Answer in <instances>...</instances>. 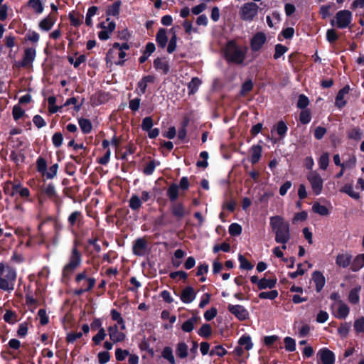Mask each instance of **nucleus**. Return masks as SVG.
<instances>
[{
  "mask_svg": "<svg viewBox=\"0 0 364 364\" xmlns=\"http://www.w3.org/2000/svg\"><path fill=\"white\" fill-rule=\"evenodd\" d=\"M309 105V98L304 94H301L299 96V99L296 103V106L299 109H306V108Z\"/></svg>",
  "mask_w": 364,
  "mask_h": 364,
  "instance_id": "obj_50",
  "label": "nucleus"
},
{
  "mask_svg": "<svg viewBox=\"0 0 364 364\" xmlns=\"http://www.w3.org/2000/svg\"><path fill=\"white\" fill-rule=\"evenodd\" d=\"M36 55V48H27L24 50L23 59L21 61H16L14 65L18 68H26L31 65Z\"/></svg>",
  "mask_w": 364,
  "mask_h": 364,
  "instance_id": "obj_7",
  "label": "nucleus"
},
{
  "mask_svg": "<svg viewBox=\"0 0 364 364\" xmlns=\"http://www.w3.org/2000/svg\"><path fill=\"white\" fill-rule=\"evenodd\" d=\"M288 50V48L282 44H277L275 46V52L274 54V58L275 60L279 59L281 56H282Z\"/></svg>",
  "mask_w": 364,
  "mask_h": 364,
  "instance_id": "obj_53",
  "label": "nucleus"
},
{
  "mask_svg": "<svg viewBox=\"0 0 364 364\" xmlns=\"http://www.w3.org/2000/svg\"><path fill=\"white\" fill-rule=\"evenodd\" d=\"M275 241L277 243L287 244L290 240L289 229H274Z\"/></svg>",
  "mask_w": 364,
  "mask_h": 364,
  "instance_id": "obj_12",
  "label": "nucleus"
},
{
  "mask_svg": "<svg viewBox=\"0 0 364 364\" xmlns=\"http://www.w3.org/2000/svg\"><path fill=\"white\" fill-rule=\"evenodd\" d=\"M154 125L153 119L151 117H146L143 119L141 123V129L143 131L148 132Z\"/></svg>",
  "mask_w": 364,
  "mask_h": 364,
  "instance_id": "obj_59",
  "label": "nucleus"
},
{
  "mask_svg": "<svg viewBox=\"0 0 364 364\" xmlns=\"http://www.w3.org/2000/svg\"><path fill=\"white\" fill-rule=\"evenodd\" d=\"M228 309L231 314L235 315L240 321H244L248 318L249 314L242 306L230 304Z\"/></svg>",
  "mask_w": 364,
  "mask_h": 364,
  "instance_id": "obj_10",
  "label": "nucleus"
},
{
  "mask_svg": "<svg viewBox=\"0 0 364 364\" xmlns=\"http://www.w3.org/2000/svg\"><path fill=\"white\" fill-rule=\"evenodd\" d=\"M43 193L56 205L61 203L60 197L56 193L55 186L53 183H48L43 189Z\"/></svg>",
  "mask_w": 364,
  "mask_h": 364,
  "instance_id": "obj_11",
  "label": "nucleus"
},
{
  "mask_svg": "<svg viewBox=\"0 0 364 364\" xmlns=\"http://www.w3.org/2000/svg\"><path fill=\"white\" fill-rule=\"evenodd\" d=\"M63 141V134L60 132H55L52 136V142L55 147H60Z\"/></svg>",
  "mask_w": 364,
  "mask_h": 364,
  "instance_id": "obj_62",
  "label": "nucleus"
},
{
  "mask_svg": "<svg viewBox=\"0 0 364 364\" xmlns=\"http://www.w3.org/2000/svg\"><path fill=\"white\" fill-rule=\"evenodd\" d=\"M278 296V291L277 290H272L270 291H262L259 294V297L262 299H270L273 300Z\"/></svg>",
  "mask_w": 364,
  "mask_h": 364,
  "instance_id": "obj_58",
  "label": "nucleus"
},
{
  "mask_svg": "<svg viewBox=\"0 0 364 364\" xmlns=\"http://www.w3.org/2000/svg\"><path fill=\"white\" fill-rule=\"evenodd\" d=\"M350 91L349 85L344 86L337 93L335 99V105L338 109H342L346 105V101L344 100L345 95L348 94Z\"/></svg>",
  "mask_w": 364,
  "mask_h": 364,
  "instance_id": "obj_13",
  "label": "nucleus"
},
{
  "mask_svg": "<svg viewBox=\"0 0 364 364\" xmlns=\"http://www.w3.org/2000/svg\"><path fill=\"white\" fill-rule=\"evenodd\" d=\"M338 38V35L335 29L331 28L327 30L326 39L330 43H335Z\"/></svg>",
  "mask_w": 364,
  "mask_h": 364,
  "instance_id": "obj_57",
  "label": "nucleus"
},
{
  "mask_svg": "<svg viewBox=\"0 0 364 364\" xmlns=\"http://www.w3.org/2000/svg\"><path fill=\"white\" fill-rule=\"evenodd\" d=\"M267 42V36L264 32H257L250 39V48L252 52L259 51Z\"/></svg>",
  "mask_w": 364,
  "mask_h": 364,
  "instance_id": "obj_8",
  "label": "nucleus"
},
{
  "mask_svg": "<svg viewBox=\"0 0 364 364\" xmlns=\"http://www.w3.org/2000/svg\"><path fill=\"white\" fill-rule=\"evenodd\" d=\"M307 180L311 184L313 193L316 196L321 194L323 186V180L321 175L316 171H311L307 175Z\"/></svg>",
  "mask_w": 364,
  "mask_h": 364,
  "instance_id": "obj_5",
  "label": "nucleus"
},
{
  "mask_svg": "<svg viewBox=\"0 0 364 364\" xmlns=\"http://www.w3.org/2000/svg\"><path fill=\"white\" fill-rule=\"evenodd\" d=\"M58 168H59L58 164H55L52 165L49 168L48 171L46 170V172L45 173L44 176H46L47 179L53 178L57 174Z\"/></svg>",
  "mask_w": 364,
  "mask_h": 364,
  "instance_id": "obj_60",
  "label": "nucleus"
},
{
  "mask_svg": "<svg viewBox=\"0 0 364 364\" xmlns=\"http://www.w3.org/2000/svg\"><path fill=\"white\" fill-rule=\"evenodd\" d=\"M83 215L80 211L75 210L68 217V223L70 226L77 225L78 228L83 225Z\"/></svg>",
  "mask_w": 364,
  "mask_h": 364,
  "instance_id": "obj_17",
  "label": "nucleus"
},
{
  "mask_svg": "<svg viewBox=\"0 0 364 364\" xmlns=\"http://www.w3.org/2000/svg\"><path fill=\"white\" fill-rule=\"evenodd\" d=\"M247 51V46H244L241 47L235 41H230L226 45L225 58L228 63L242 65L244 63Z\"/></svg>",
  "mask_w": 364,
  "mask_h": 364,
  "instance_id": "obj_1",
  "label": "nucleus"
},
{
  "mask_svg": "<svg viewBox=\"0 0 364 364\" xmlns=\"http://www.w3.org/2000/svg\"><path fill=\"white\" fill-rule=\"evenodd\" d=\"M341 192L348 194L353 199H358L360 198L359 193L355 192L353 188L350 184H346L341 188Z\"/></svg>",
  "mask_w": 364,
  "mask_h": 364,
  "instance_id": "obj_36",
  "label": "nucleus"
},
{
  "mask_svg": "<svg viewBox=\"0 0 364 364\" xmlns=\"http://www.w3.org/2000/svg\"><path fill=\"white\" fill-rule=\"evenodd\" d=\"M284 343L285 345V349L287 351L293 352L296 350V343L295 340L291 337H286L284 339Z\"/></svg>",
  "mask_w": 364,
  "mask_h": 364,
  "instance_id": "obj_55",
  "label": "nucleus"
},
{
  "mask_svg": "<svg viewBox=\"0 0 364 364\" xmlns=\"http://www.w3.org/2000/svg\"><path fill=\"white\" fill-rule=\"evenodd\" d=\"M364 266V254L358 255L353 260L350 269L353 272H358Z\"/></svg>",
  "mask_w": 364,
  "mask_h": 364,
  "instance_id": "obj_31",
  "label": "nucleus"
},
{
  "mask_svg": "<svg viewBox=\"0 0 364 364\" xmlns=\"http://www.w3.org/2000/svg\"><path fill=\"white\" fill-rule=\"evenodd\" d=\"M68 18L70 22V25L74 27H79L83 23V15L80 14L79 12H75L73 11L69 13Z\"/></svg>",
  "mask_w": 364,
  "mask_h": 364,
  "instance_id": "obj_23",
  "label": "nucleus"
},
{
  "mask_svg": "<svg viewBox=\"0 0 364 364\" xmlns=\"http://www.w3.org/2000/svg\"><path fill=\"white\" fill-rule=\"evenodd\" d=\"M154 68L156 70H161L163 74L166 75L170 71V65L168 61L163 60L161 58L158 57L154 60Z\"/></svg>",
  "mask_w": 364,
  "mask_h": 364,
  "instance_id": "obj_19",
  "label": "nucleus"
},
{
  "mask_svg": "<svg viewBox=\"0 0 364 364\" xmlns=\"http://www.w3.org/2000/svg\"><path fill=\"white\" fill-rule=\"evenodd\" d=\"M43 225L52 226L53 228H60L58 220L53 217H48L40 223L38 228H41Z\"/></svg>",
  "mask_w": 364,
  "mask_h": 364,
  "instance_id": "obj_48",
  "label": "nucleus"
},
{
  "mask_svg": "<svg viewBox=\"0 0 364 364\" xmlns=\"http://www.w3.org/2000/svg\"><path fill=\"white\" fill-rule=\"evenodd\" d=\"M16 277L15 270L0 263V289L11 291L14 289V282Z\"/></svg>",
  "mask_w": 364,
  "mask_h": 364,
  "instance_id": "obj_2",
  "label": "nucleus"
},
{
  "mask_svg": "<svg viewBox=\"0 0 364 364\" xmlns=\"http://www.w3.org/2000/svg\"><path fill=\"white\" fill-rule=\"evenodd\" d=\"M329 164V154L328 152L323 153L318 159L319 168L326 170Z\"/></svg>",
  "mask_w": 364,
  "mask_h": 364,
  "instance_id": "obj_43",
  "label": "nucleus"
},
{
  "mask_svg": "<svg viewBox=\"0 0 364 364\" xmlns=\"http://www.w3.org/2000/svg\"><path fill=\"white\" fill-rule=\"evenodd\" d=\"M109 335L110 339L114 342H121L125 339V334L122 332H119L117 325H114L108 328Z\"/></svg>",
  "mask_w": 364,
  "mask_h": 364,
  "instance_id": "obj_15",
  "label": "nucleus"
},
{
  "mask_svg": "<svg viewBox=\"0 0 364 364\" xmlns=\"http://www.w3.org/2000/svg\"><path fill=\"white\" fill-rule=\"evenodd\" d=\"M20 188V185L12 184L11 182H8L4 186V193L10 196H14L17 193L18 190Z\"/></svg>",
  "mask_w": 364,
  "mask_h": 364,
  "instance_id": "obj_34",
  "label": "nucleus"
},
{
  "mask_svg": "<svg viewBox=\"0 0 364 364\" xmlns=\"http://www.w3.org/2000/svg\"><path fill=\"white\" fill-rule=\"evenodd\" d=\"M259 6L256 3L247 2L242 6L240 10V17L245 21H251L257 15Z\"/></svg>",
  "mask_w": 364,
  "mask_h": 364,
  "instance_id": "obj_4",
  "label": "nucleus"
},
{
  "mask_svg": "<svg viewBox=\"0 0 364 364\" xmlns=\"http://www.w3.org/2000/svg\"><path fill=\"white\" fill-rule=\"evenodd\" d=\"M78 124L83 134H86L91 132L92 124L90 119L81 117L78 119Z\"/></svg>",
  "mask_w": 364,
  "mask_h": 364,
  "instance_id": "obj_28",
  "label": "nucleus"
},
{
  "mask_svg": "<svg viewBox=\"0 0 364 364\" xmlns=\"http://www.w3.org/2000/svg\"><path fill=\"white\" fill-rule=\"evenodd\" d=\"M200 157L203 159V161H198L196 162V166L199 168H205L208 166V163L207 161L208 159V153L205 151H201L200 153Z\"/></svg>",
  "mask_w": 364,
  "mask_h": 364,
  "instance_id": "obj_54",
  "label": "nucleus"
},
{
  "mask_svg": "<svg viewBox=\"0 0 364 364\" xmlns=\"http://www.w3.org/2000/svg\"><path fill=\"white\" fill-rule=\"evenodd\" d=\"M322 364H333L335 362L334 353L328 348H323L318 353Z\"/></svg>",
  "mask_w": 364,
  "mask_h": 364,
  "instance_id": "obj_14",
  "label": "nucleus"
},
{
  "mask_svg": "<svg viewBox=\"0 0 364 364\" xmlns=\"http://www.w3.org/2000/svg\"><path fill=\"white\" fill-rule=\"evenodd\" d=\"M171 209L172 214L176 218H181L185 215V210L182 203H177L173 205Z\"/></svg>",
  "mask_w": 364,
  "mask_h": 364,
  "instance_id": "obj_39",
  "label": "nucleus"
},
{
  "mask_svg": "<svg viewBox=\"0 0 364 364\" xmlns=\"http://www.w3.org/2000/svg\"><path fill=\"white\" fill-rule=\"evenodd\" d=\"M253 86L254 84L252 80H247L246 81H245V82L242 83L241 86L240 94L242 95H245L247 93L250 92L253 89Z\"/></svg>",
  "mask_w": 364,
  "mask_h": 364,
  "instance_id": "obj_52",
  "label": "nucleus"
},
{
  "mask_svg": "<svg viewBox=\"0 0 364 364\" xmlns=\"http://www.w3.org/2000/svg\"><path fill=\"white\" fill-rule=\"evenodd\" d=\"M176 354L181 358H184L188 355V346L183 343H179L176 348Z\"/></svg>",
  "mask_w": 364,
  "mask_h": 364,
  "instance_id": "obj_44",
  "label": "nucleus"
},
{
  "mask_svg": "<svg viewBox=\"0 0 364 364\" xmlns=\"http://www.w3.org/2000/svg\"><path fill=\"white\" fill-rule=\"evenodd\" d=\"M202 81L197 77H194L191 79V80L188 83V95H194L198 90L200 85H201Z\"/></svg>",
  "mask_w": 364,
  "mask_h": 364,
  "instance_id": "obj_27",
  "label": "nucleus"
},
{
  "mask_svg": "<svg viewBox=\"0 0 364 364\" xmlns=\"http://www.w3.org/2000/svg\"><path fill=\"white\" fill-rule=\"evenodd\" d=\"M142 203L141 200L137 195L133 194L129 200V206L132 210H138L141 207Z\"/></svg>",
  "mask_w": 364,
  "mask_h": 364,
  "instance_id": "obj_33",
  "label": "nucleus"
},
{
  "mask_svg": "<svg viewBox=\"0 0 364 364\" xmlns=\"http://www.w3.org/2000/svg\"><path fill=\"white\" fill-rule=\"evenodd\" d=\"M250 152H251V156H250V162L253 165L257 164L262 157V146L259 144H255V145L252 146V147L250 148Z\"/></svg>",
  "mask_w": 364,
  "mask_h": 364,
  "instance_id": "obj_18",
  "label": "nucleus"
},
{
  "mask_svg": "<svg viewBox=\"0 0 364 364\" xmlns=\"http://www.w3.org/2000/svg\"><path fill=\"white\" fill-rule=\"evenodd\" d=\"M55 22V19L51 15H48L39 22L38 26L41 30L48 31L52 28Z\"/></svg>",
  "mask_w": 364,
  "mask_h": 364,
  "instance_id": "obj_25",
  "label": "nucleus"
},
{
  "mask_svg": "<svg viewBox=\"0 0 364 364\" xmlns=\"http://www.w3.org/2000/svg\"><path fill=\"white\" fill-rule=\"evenodd\" d=\"M360 289L361 287L358 285L350 290L348 295V301H350V303L353 304H356L359 302V292Z\"/></svg>",
  "mask_w": 364,
  "mask_h": 364,
  "instance_id": "obj_32",
  "label": "nucleus"
},
{
  "mask_svg": "<svg viewBox=\"0 0 364 364\" xmlns=\"http://www.w3.org/2000/svg\"><path fill=\"white\" fill-rule=\"evenodd\" d=\"M167 196L171 202H175L178 197V186L171 183L167 190Z\"/></svg>",
  "mask_w": 364,
  "mask_h": 364,
  "instance_id": "obj_30",
  "label": "nucleus"
},
{
  "mask_svg": "<svg viewBox=\"0 0 364 364\" xmlns=\"http://www.w3.org/2000/svg\"><path fill=\"white\" fill-rule=\"evenodd\" d=\"M362 134V131L359 127H355L348 132V137L358 141L361 139Z\"/></svg>",
  "mask_w": 364,
  "mask_h": 364,
  "instance_id": "obj_51",
  "label": "nucleus"
},
{
  "mask_svg": "<svg viewBox=\"0 0 364 364\" xmlns=\"http://www.w3.org/2000/svg\"><path fill=\"white\" fill-rule=\"evenodd\" d=\"M36 170L38 172L44 176L47 170V161L44 158L40 156L37 159Z\"/></svg>",
  "mask_w": 364,
  "mask_h": 364,
  "instance_id": "obj_41",
  "label": "nucleus"
},
{
  "mask_svg": "<svg viewBox=\"0 0 364 364\" xmlns=\"http://www.w3.org/2000/svg\"><path fill=\"white\" fill-rule=\"evenodd\" d=\"M240 346H243L245 349L247 350H250L253 344L251 341V338L250 336H242L238 341Z\"/></svg>",
  "mask_w": 364,
  "mask_h": 364,
  "instance_id": "obj_46",
  "label": "nucleus"
},
{
  "mask_svg": "<svg viewBox=\"0 0 364 364\" xmlns=\"http://www.w3.org/2000/svg\"><path fill=\"white\" fill-rule=\"evenodd\" d=\"M159 165L160 162L159 161L151 160L144 167L143 173L146 176L151 175L154 173L156 167Z\"/></svg>",
  "mask_w": 364,
  "mask_h": 364,
  "instance_id": "obj_35",
  "label": "nucleus"
},
{
  "mask_svg": "<svg viewBox=\"0 0 364 364\" xmlns=\"http://www.w3.org/2000/svg\"><path fill=\"white\" fill-rule=\"evenodd\" d=\"M353 15L348 10H341L335 15V19L331 21V25L338 28L343 29L349 26L352 21Z\"/></svg>",
  "mask_w": 364,
  "mask_h": 364,
  "instance_id": "obj_3",
  "label": "nucleus"
},
{
  "mask_svg": "<svg viewBox=\"0 0 364 364\" xmlns=\"http://www.w3.org/2000/svg\"><path fill=\"white\" fill-rule=\"evenodd\" d=\"M311 119V114L309 109H303L299 114V121L302 124H309Z\"/></svg>",
  "mask_w": 364,
  "mask_h": 364,
  "instance_id": "obj_45",
  "label": "nucleus"
},
{
  "mask_svg": "<svg viewBox=\"0 0 364 364\" xmlns=\"http://www.w3.org/2000/svg\"><path fill=\"white\" fill-rule=\"evenodd\" d=\"M162 356L164 358L168 360L170 363L175 364V358L173 355L172 348L169 346H166L162 351Z\"/></svg>",
  "mask_w": 364,
  "mask_h": 364,
  "instance_id": "obj_47",
  "label": "nucleus"
},
{
  "mask_svg": "<svg viewBox=\"0 0 364 364\" xmlns=\"http://www.w3.org/2000/svg\"><path fill=\"white\" fill-rule=\"evenodd\" d=\"M312 279L316 284L317 292H320L325 285V277L319 271H315L312 274Z\"/></svg>",
  "mask_w": 364,
  "mask_h": 364,
  "instance_id": "obj_22",
  "label": "nucleus"
},
{
  "mask_svg": "<svg viewBox=\"0 0 364 364\" xmlns=\"http://www.w3.org/2000/svg\"><path fill=\"white\" fill-rule=\"evenodd\" d=\"M147 249L148 245L146 237H139L134 241L132 247L134 255L144 256L146 255Z\"/></svg>",
  "mask_w": 364,
  "mask_h": 364,
  "instance_id": "obj_9",
  "label": "nucleus"
},
{
  "mask_svg": "<svg viewBox=\"0 0 364 364\" xmlns=\"http://www.w3.org/2000/svg\"><path fill=\"white\" fill-rule=\"evenodd\" d=\"M276 130L281 138H284L288 131V127L283 120H280L276 125Z\"/></svg>",
  "mask_w": 364,
  "mask_h": 364,
  "instance_id": "obj_42",
  "label": "nucleus"
},
{
  "mask_svg": "<svg viewBox=\"0 0 364 364\" xmlns=\"http://www.w3.org/2000/svg\"><path fill=\"white\" fill-rule=\"evenodd\" d=\"M9 157L11 161L16 164L19 161L23 162L25 160V156L23 153H16L15 151L11 152Z\"/></svg>",
  "mask_w": 364,
  "mask_h": 364,
  "instance_id": "obj_64",
  "label": "nucleus"
},
{
  "mask_svg": "<svg viewBox=\"0 0 364 364\" xmlns=\"http://www.w3.org/2000/svg\"><path fill=\"white\" fill-rule=\"evenodd\" d=\"M16 314L11 310H7L4 315V319L6 322L14 323L16 321Z\"/></svg>",
  "mask_w": 364,
  "mask_h": 364,
  "instance_id": "obj_63",
  "label": "nucleus"
},
{
  "mask_svg": "<svg viewBox=\"0 0 364 364\" xmlns=\"http://www.w3.org/2000/svg\"><path fill=\"white\" fill-rule=\"evenodd\" d=\"M352 256L348 253L339 254L336 257V264L343 268L347 267L351 262Z\"/></svg>",
  "mask_w": 364,
  "mask_h": 364,
  "instance_id": "obj_24",
  "label": "nucleus"
},
{
  "mask_svg": "<svg viewBox=\"0 0 364 364\" xmlns=\"http://www.w3.org/2000/svg\"><path fill=\"white\" fill-rule=\"evenodd\" d=\"M312 210L314 213L319 214L320 215L326 216L328 215L329 211L326 206L316 202L313 206Z\"/></svg>",
  "mask_w": 364,
  "mask_h": 364,
  "instance_id": "obj_40",
  "label": "nucleus"
},
{
  "mask_svg": "<svg viewBox=\"0 0 364 364\" xmlns=\"http://www.w3.org/2000/svg\"><path fill=\"white\" fill-rule=\"evenodd\" d=\"M338 304L337 317L339 318H345L349 314V307L343 301H339Z\"/></svg>",
  "mask_w": 364,
  "mask_h": 364,
  "instance_id": "obj_37",
  "label": "nucleus"
},
{
  "mask_svg": "<svg viewBox=\"0 0 364 364\" xmlns=\"http://www.w3.org/2000/svg\"><path fill=\"white\" fill-rule=\"evenodd\" d=\"M155 79V76L152 75L143 76L137 83V88L139 89L140 91L139 95H144L146 91L147 84L154 83Z\"/></svg>",
  "mask_w": 364,
  "mask_h": 364,
  "instance_id": "obj_16",
  "label": "nucleus"
},
{
  "mask_svg": "<svg viewBox=\"0 0 364 364\" xmlns=\"http://www.w3.org/2000/svg\"><path fill=\"white\" fill-rule=\"evenodd\" d=\"M28 6L33 9L36 14H41L43 11V5L41 0H29Z\"/></svg>",
  "mask_w": 364,
  "mask_h": 364,
  "instance_id": "obj_38",
  "label": "nucleus"
},
{
  "mask_svg": "<svg viewBox=\"0 0 364 364\" xmlns=\"http://www.w3.org/2000/svg\"><path fill=\"white\" fill-rule=\"evenodd\" d=\"M156 41L157 46L161 48H164L168 43V37L166 35V30L164 28H160L156 35Z\"/></svg>",
  "mask_w": 364,
  "mask_h": 364,
  "instance_id": "obj_20",
  "label": "nucleus"
},
{
  "mask_svg": "<svg viewBox=\"0 0 364 364\" xmlns=\"http://www.w3.org/2000/svg\"><path fill=\"white\" fill-rule=\"evenodd\" d=\"M196 292L193 287H186L181 294V299L184 303H191L196 298Z\"/></svg>",
  "mask_w": 364,
  "mask_h": 364,
  "instance_id": "obj_21",
  "label": "nucleus"
},
{
  "mask_svg": "<svg viewBox=\"0 0 364 364\" xmlns=\"http://www.w3.org/2000/svg\"><path fill=\"white\" fill-rule=\"evenodd\" d=\"M212 333V329L210 324L205 323L202 325L198 331V334L204 338L209 337Z\"/></svg>",
  "mask_w": 364,
  "mask_h": 364,
  "instance_id": "obj_56",
  "label": "nucleus"
},
{
  "mask_svg": "<svg viewBox=\"0 0 364 364\" xmlns=\"http://www.w3.org/2000/svg\"><path fill=\"white\" fill-rule=\"evenodd\" d=\"M12 115L15 121H18L25 115V111L18 105H16L13 107Z\"/></svg>",
  "mask_w": 364,
  "mask_h": 364,
  "instance_id": "obj_49",
  "label": "nucleus"
},
{
  "mask_svg": "<svg viewBox=\"0 0 364 364\" xmlns=\"http://www.w3.org/2000/svg\"><path fill=\"white\" fill-rule=\"evenodd\" d=\"M238 259L240 262L241 269L250 270L253 268V264H252L243 255H239Z\"/></svg>",
  "mask_w": 364,
  "mask_h": 364,
  "instance_id": "obj_61",
  "label": "nucleus"
},
{
  "mask_svg": "<svg viewBox=\"0 0 364 364\" xmlns=\"http://www.w3.org/2000/svg\"><path fill=\"white\" fill-rule=\"evenodd\" d=\"M277 278L267 279L265 277L259 279V284H258V289L262 290L265 289H273L277 284Z\"/></svg>",
  "mask_w": 364,
  "mask_h": 364,
  "instance_id": "obj_26",
  "label": "nucleus"
},
{
  "mask_svg": "<svg viewBox=\"0 0 364 364\" xmlns=\"http://www.w3.org/2000/svg\"><path fill=\"white\" fill-rule=\"evenodd\" d=\"M81 262L80 253L75 247L72 250V255L68 264H67L63 269V276L67 277L71 274L75 269L79 266Z\"/></svg>",
  "mask_w": 364,
  "mask_h": 364,
  "instance_id": "obj_6",
  "label": "nucleus"
},
{
  "mask_svg": "<svg viewBox=\"0 0 364 364\" xmlns=\"http://www.w3.org/2000/svg\"><path fill=\"white\" fill-rule=\"evenodd\" d=\"M121 1H114L112 5L109 6L106 10L107 16H118L119 14Z\"/></svg>",
  "mask_w": 364,
  "mask_h": 364,
  "instance_id": "obj_29",
  "label": "nucleus"
}]
</instances>
